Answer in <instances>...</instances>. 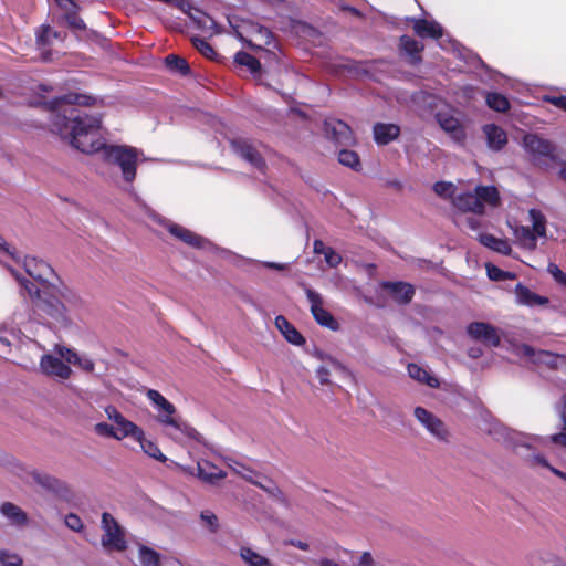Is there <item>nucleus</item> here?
<instances>
[{
  "instance_id": "nucleus-1",
  "label": "nucleus",
  "mask_w": 566,
  "mask_h": 566,
  "mask_svg": "<svg viewBox=\"0 0 566 566\" xmlns=\"http://www.w3.org/2000/svg\"><path fill=\"white\" fill-rule=\"evenodd\" d=\"M92 97L82 94H69L56 103L61 111L52 114V130L83 154H98L102 160L120 170L122 180L132 186L136 178L140 151L132 146L106 144L99 136L102 119L87 114L74 105H90Z\"/></svg>"
},
{
  "instance_id": "nucleus-2",
  "label": "nucleus",
  "mask_w": 566,
  "mask_h": 566,
  "mask_svg": "<svg viewBox=\"0 0 566 566\" xmlns=\"http://www.w3.org/2000/svg\"><path fill=\"white\" fill-rule=\"evenodd\" d=\"M13 261L20 264L21 260L14 247L9 244L0 234V262L3 263L19 282L21 290L27 293L36 306L52 317L61 326L71 323L69 308L82 304L81 297L70 290L61 291L53 284L54 271L50 264L33 256H25L22 266L25 273L33 279L27 280L8 264Z\"/></svg>"
},
{
  "instance_id": "nucleus-3",
  "label": "nucleus",
  "mask_w": 566,
  "mask_h": 566,
  "mask_svg": "<svg viewBox=\"0 0 566 566\" xmlns=\"http://www.w3.org/2000/svg\"><path fill=\"white\" fill-rule=\"evenodd\" d=\"M146 396L156 408L157 420L165 427L166 434L179 443L200 441L199 432L177 415L175 406L159 391L149 389Z\"/></svg>"
},
{
  "instance_id": "nucleus-4",
  "label": "nucleus",
  "mask_w": 566,
  "mask_h": 566,
  "mask_svg": "<svg viewBox=\"0 0 566 566\" xmlns=\"http://www.w3.org/2000/svg\"><path fill=\"white\" fill-rule=\"evenodd\" d=\"M501 430L505 442L516 451L518 448H525L527 451H533L538 447H545L548 442L566 448V432L555 433L549 437H542L517 432L507 428H503Z\"/></svg>"
},
{
  "instance_id": "nucleus-5",
  "label": "nucleus",
  "mask_w": 566,
  "mask_h": 566,
  "mask_svg": "<svg viewBox=\"0 0 566 566\" xmlns=\"http://www.w3.org/2000/svg\"><path fill=\"white\" fill-rule=\"evenodd\" d=\"M530 220L532 222V229L526 226L512 227L513 233L517 242L526 249H535L537 244V238L546 237V220L543 213L536 209L528 211Z\"/></svg>"
},
{
  "instance_id": "nucleus-6",
  "label": "nucleus",
  "mask_w": 566,
  "mask_h": 566,
  "mask_svg": "<svg viewBox=\"0 0 566 566\" xmlns=\"http://www.w3.org/2000/svg\"><path fill=\"white\" fill-rule=\"evenodd\" d=\"M102 545L107 551L123 552L127 547L125 532L118 522L107 512L102 514Z\"/></svg>"
},
{
  "instance_id": "nucleus-7",
  "label": "nucleus",
  "mask_w": 566,
  "mask_h": 566,
  "mask_svg": "<svg viewBox=\"0 0 566 566\" xmlns=\"http://www.w3.org/2000/svg\"><path fill=\"white\" fill-rule=\"evenodd\" d=\"M158 222L161 223L174 238L191 248L199 250H211L213 247L208 239L180 224L163 219L160 217L158 218Z\"/></svg>"
},
{
  "instance_id": "nucleus-8",
  "label": "nucleus",
  "mask_w": 566,
  "mask_h": 566,
  "mask_svg": "<svg viewBox=\"0 0 566 566\" xmlns=\"http://www.w3.org/2000/svg\"><path fill=\"white\" fill-rule=\"evenodd\" d=\"M523 146L534 163H542L545 159H556V147L547 139L536 134H527L523 138Z\"/></svg>"
},
{
  "instance_id": "nucleus-9",
  "label": "nucleus",
  "mask_w": 566,
  "mask_h": 566,
  "mask_svg": "<svg viewBox=\"0 0 566 566\" xmlns=\"http://www.w3.org/2000/svg\"><path fill=\"white\" fill-rule=\"evenodd\" d=\"M304 291L310 303L311 313L316 323L331 331H337L339 325L333 315L324 308L323 296L308 286H304Z\"/></svg>"
},
{
  "instance_id": "nucleus-10",
  "label": "nucleus",
  "mask_w": 566,
  "mask_h": 566,
  "mask_svg": "<svg viewBox=\"0 0 566 566\" xmlns=\"http://www.w3.org/2000/svg\"><path fill=\"white\" fill-rule=\"evenodd\" d=\"M413 416L428 433L438 441H448L449 431L444 422L423 407H416Z\"/></svg>"
},
{
  "instance_id": "nucleus-11",
  "label": "nucleus",
  "mask_w": 566,
  "mask_h": 566,
  "mask_svg": "<svg viewBox=\"0 0 566 566\" xmlns=\"http://www.w3.org/2000/svg\"><path fill=\"white\" fill-rule=\"evenodd\" d=\"M61 356L53 354H44L40 359V371L49 377L59 380H66L72 375V369Z\"/></svg>"
},
{
  "instance_id": "nucleus-12",
  "label": "nucleus",
  "mask_w": 566,
  "mask_h": 566,
  "mask_svg": "<svg viewBox=\"0 0 566 566\" xmlns=\"http://www.w3.org/2000/svg\"><path fill=\"white\" fill-rule=\"evenodd\" d=\"M467 333L472 339L488 346L497 347L500 345V335L496 328L488 323L473 322L468 325Z\"/></svg>"
},
{
  "instance_id": "nucleus-13",
  "label": "nucleus",
  "mask_w": 566,
  "mask_h": 566,
  "mask_svg": "<svg viewBox=\"0 0 566 566\" xmlns=\"http://www.w3.org/2000/svg\"><path fill=\"white\" fill-rule=\"evenodd\" d=\"M231 147L237 155L248 161L252 167L263 171L265 163L260 153L251 143L245 139L238 138L231 140Z\"/></svg>"
},
{
  "instance_id": "nucleus-14",
  "label": "nucleus",
  "mask_w": 566,
  "mask_h": 566,
  "mask_svg": "<svg viewBox=\"0 0 566 566\" xmlns=\"http://www.w3.org/2000/svg\"><path fill=\"white\" fill-rule=\"evenodd\" d=\"M325 134L338 145L349 146L354 143L350 127L338 119H328L325 122Z\"/></svg>"
},
{
  "instance_id": "nucleus-15",
  "label": "nucleus",
  "mask_w": 566,
  "mask_h": 566,
  "mask_svg": "<svg viewBox=\"0 0 566 566\" xmlns=\"http://www.w3.org/2000/svg\"><path fill=\"white\" fill-rule=\"evenodd\" d=\"M54 353L61 356L70 365L77 366L86 373L94 371L95 364L87 355H81L71 348L61 345H56L54 347Z\"/></svg>"
},
{
  "instance_id": "nucleus-16",
  "label": "nucleus",
  "mask_w": 566,
  "mask_h": 566,
  "mask_svg": "<svg viewBox=\"0 0 566 566\" xmlns=\"http://www.w3.org/2000/svg\"><path fill=\"white\" fill-rule=\"evenodd\" d=\"M228 467L234 472L237 473L238 475L242 476L243 479H245L247 481L253 483V484H256L259 485L260 488H262L263 490H265L266 492H269L271 495L273 496H279L281 495V491L279 490V488L271 481H265L266 484L262 483L261 481H258L255 480L254 478L256 476L255 472L252 471L251 469L247 468L245 465H243L242 463H239L234 460H229L228 461Z\"/></svg>"
},
{
  "instance_id": "nucleus-17",
  "label": "nucleus",
  "mask_w": 566,
  "mask_h": 566,
  "mask_svg": "<svg viewBox=\"0 0 566 566\" xmlns=\"http://www.w3.org/2000/svg\"><path fill=\"white\" fill-rule=\"evenodd\" d=\"M181 9H182V11H185L188 14V17L191 19V21L195 24H197V27L199 29H201L202 31L210 32L211 34H216V33L220 32L216 21L210 15H208L207 13L201 11L200 9L195 8L188 3L187 4L182 3Z\"/></svg>"
},
{
  "instance_id": "nucleus-18",
  "label": "nucleus",
  "mask_w": 566,
  "mask_h": 566,
  "mask_svg": "<svg viewBox=\"0 0 566 566\" xmlns=\"http://www.w3.org/2000/svg\"><path fill=\"white\" fill-rule=\"evenodd\" d=\"M437 120L440 127L451 136L452 139L461 142L465 137V132L457 117L448 112H440L437 114Z\"/></svg>"
},
{
  "instance_id": "nucleus-19",
  "label": "nucleus",
  "mask_w": 566,
  "mask_h": 566,
  "mask_svg": "<svg viewBox=\"0 0 566 566\" xmlns=\"http://www.w3.org/2000/svg\"><path fill=\"white\" fill-rule=\"evenodd\" d=\"M196 475L205 483L216 484L224 479L227 473L208 460H199L197 462Z\"/></svg>"
},
{
  "instance_id": "nucleus-20",
  "label": "nucleus",
  "mask_w": 566,
  "mask_h": 566,
  "mask_svg": "<svg viewBox=\"0 0 566 566\" xmlns=\"http://www.w3.org/2000/svg\"><path fill=\"white\" fill-rule=\"evenodd\" d=\"M452 202L453 206L461 211H470L478 214L483 213V203L479 201L476 188L473 192H463L457 195Z\"/></svg>"
},
{
  "instance_id": "nucleus-21",
  "label": "nucleus",
  "mask_w": 566,
  "mask_h": 566,
  "mask_svg": "<svg viewBox=\"0 0 566 566\" xmlns=\"http://www.w3.org/2000/svg\"><path fill=\"white\" fill-rule=\"evenodd\" d=\"M483 133L486 138L488 147L492 150H501L507 143V135L503 128L495 124L483 126Z\"/></svg>"
},
{
  "instance_id": "nucleus-22",
  "label": "nucleus",
  "mask_w": 566,
  "mask_h": 566,
  "mask_svg": "<svg viewBox=\"0 0 566 566\" xmlns=\"http://www.w3.org/2000/svg\"><path fill=\"white\" fill-rule=\"evenodd\" d=\"M384 289L399 303H409L415 294L413 287L403 282H385Z\"/></svg>"
},
{
  "instance_id": "nucleus-23",
  "label": "nucleus",
  "mask_w": 566,
  "mask_h": 566,
  "mask_svg": "<svg viewBox=\"0 0 566 566\" xmlns=\"http://www.w3.org/2000/svg\"><path fill=\"white\" fill-rule=\"evenodd\" d=\"M413 30L421 38L439 39L443 34L442 27L433 20L415 19Z\"/></svg>"
},
{
  "instance_id": "nucleus-24",
  "label": "nucleus",
  "mask_w": 566,
  "mask_h": 566,
  "mask_svg": "<svg viewBox=\"0 0 566 566\" xmlns=\"http://www.w3.org/2000/svg\"><path fill=\"white\" fill-rule=\"evenodd\" d=\"M275 326L289 343L296 346L305 343L302 334L284 316L279 315L275 318Z\"/></svg>"
},
{
  "instance_id": "nucleus-25",
  "label": "nucleus",
  "mask_w": 566,
  "mask_h": 566,
  "mask_svg": "<svg viewBox=\"0 0 566 566\" xmlns=\"http://www.w3.org/2000/svg\"><path fill=\"white\" fill-rule=\"evenodd\" d=\"M400 134L399 126L395 124L377 123L374 126V138L379 145H387L398 138Z\"/></svg>"
},
{
  "instance_id": "nucleus-26",
  "label": "nucleus",
  "mask_w": 566,
  "mask_h": 566,
  "mask_svg": "<svg viewBox=\"0 0 566 566\" xmlns=\"http://www.w3.org/2000/svg\"><path fill=\"white\" fill-rule=\"evenodd\" d=\"M517 354L534 364L553 365L555 361V357L552 353L546 350H535L528 345H522L518 347Z\"/></svg>"
},
{
  "instance_id": "nucleus-27",
  "label": "nucleus",
  "mask_w": 566,
  "mask_h": 566,
  "mask_svg": "<svg viewBox=\"0 0 566 566\" xmlns=\"http://www.w3.org/2000/svg\"><path fill=\"white\" fill-rule=\"evenodd\" d=\"M515 295L517 303L521 305L542 306L548 303V298L532 292L530 289L522 285L521 283H518L515 287Z\"/></svg>"
},
{
  "instance_id": "nucleus-28",
  "label": "nucleus",
  "mask_w": 566,
  "mask_h": 566,
  "mask_svg": "<svg viewBox=\"0 0 566 566\" xmlns=\"http://www.w3.org/2000/svg\"><path fill=\"white\" fill-rule=\"evenodd\" d=\"M115 433L117 436V440H123L124 438L130 437L135 439H142L143 429L139 428L134 422L126 419L124 416L115 423Z\"/></svg>"
},
{
  "instance_id": "nucleus-29",
  "label": "nucleus",
  "mask_w": 566,
  "mask_h": 566,
  "mask_svg": "<svg viewBox=\"0 0 566 566\" xmlns=\"http://www.w3.org/2000/svg\"><path fill=\"white\" fill-rule=\"evenodd\" d=\"M400 48L408 55L409 63L415 65L421 61L420 52L423 50V44L408 35H402L400 39Z\"/></svg>"
},
{
  "instance_id": "nucleus-30",
  "label": "nucleus",
  "mask_w": 566,
  "mask_h": 566,
  "mask_svg": "<svg viewBox=\"0 0 566 566\" xmlns=\"http://www.w3.org/2000/svg\"><path fill=\"white\" fill-rule=\"evenodd\" d=\"M407 369L409 376L412 379L426 384L431 388H438L440 386V381L438 380V378L430 375V373L427 369L422 368L421 366L417 364H409Z\"/></svg>"
},
{
  "instance_id": "nucleus-31",
  "label": "nucleus",
  "mask_w": 566,
  "mask_h": 566,
  "mask_svg": "<svg viewBox=\"0 0 566 566\" xmlns=\"http://www.w3.org/2000/svg\"><path fill=\"white\" fill-rule=\"evenodd\" d=\"M479 241L486 248L499 252L501 254L507 255L511 252V245L507 240L502 238H496L493 234L483 233L480 234Z\"/></svg>"
},
{
  "instance_id": "nucleus-32",
  "label": "nucleus",
  "mask_w": 566,
  "mask_h": 566,
  "mask_svg": "<svg viewBox=\"0 0 566 566\" xmlns=\"http://www.w3.org/2000/svg\"><path fill=\"white\" fill-rule=\"evenodd\" d=\"M240 557L248 566H274L268 557L259 554L249 546H242L240 548Z\"/></svg>"
},
{
  "instance_id": "nucleus-33",
  "label": "nucleus",
  "mask_w": 566,
  "mask_h": 566,
  "mask_svg": "<svg viewBox=\"0 0 566 566\" xmlns=\"http://www.w3.org/2000/svg\"><path fill=\"white\" fill-rule=\"evenodd\" d=\"M1 513L12 525L21 526L27 523L25 513L12 503H3L1 505Z\"/></svg>"
},
{
  "instance_id": "nucleus-34",
  "label": "nucleus",
  "mask_w": 566,
  "mask_h": 566,
  "mask_svg": "<svg viewBox=\"0 0 566 566\" xmlns=\"http://www.w3.org/2000/svg\"><path fill=\"white\" fill-rule=\"evenodd\" d=\"M63 36L59 31L53 30L49 25H43L36 33V44L40 50L44 51L46 46H50L54 41H62Z\"/></svg>"
},
{
  "instance_id": "nucleus-35",
  "label": "nucleus",
  "mask_w": 566,
  "mask_h": 566,
  "mask_svg": "<svg viewBox=\"0 0 566 566\" xmlns=\"http://www.w3.org/2000/svg\"><path fill=\"white\" fill-rule=\"evenodd\" d=\"M479 201L491 207H496L500 203V195L494 186H478L476 187Z\"/></svg>"
},
{
  "instance_id": "nucleus-36",
  "label": "nucleus",
  "mask_w": 566,
  "mask_h": 566,
  "mask_svg": "<svg viewBox=\"0 0 566 566\" xmlns=\"http://www.w3.org/2000/svg\"><path fill=\"white\" fill-rule=\"evenodd\" d=\"M503 428H504V427H499V428L496 429V433H499V434H500V437H501L502 439H504L503 433H502V430H501V429H503ZM503 442H504L509 448L513 449V451H514L515 453H517V454H518V455H521V457H524L525 461H526L527 463H530L531 465H535V464H537V465H541V467H544V468H548V469L552 467V465L548 463V461L546 460V458H545L544 455H542L541 453L523 454V453H522V450H526L525 448H518V449H517V451H516L513 447L509 446V444L505 442V440H503Z\"/></svg>"
},
{
  "instance_id": "nucleus-37",
  "label": "nucleus",
  "mask_w": 566,
  "mask_h": 566,
  "mask_svg": "<svg viewBox=\"0 0 566 566\" xmlns=\"http://www.w3.org/2000/svg\"><path fill=\"white\" fill-rule=\"evenodd\" d=\"M235 63L245 66L254 76H259L261 72V63L253 55L247 52H238L234 56Z\"/></svg>"
},
{
  "instance_id": "nucleus-38",
  "label": "nucleus",
  "mask_w": 566,
  "mask_h": 566,
  "mask_svg": "<svg viewBox=\"0 0 566 566\" xmlns=\"http://www.w3.org/2000/svg\"><path fill=\"white\" fill-rule=\"evenodd\" d=\"M531 566H559L557 557L549 552L538 551L530 556Z\"/></svg>"
},
{
  "instance_id": "nucleus-39",
  "label": "nucleus",
  "mask_w": 566,
  "mask_h": 566,
  "mask_svg": "<svg viewBox=\"0 0 566 566\" xmlns=\"http://www.w3.org/2000/svg\"><path fill=\"white\" fill-rule=\"evenodd\" d=\"M343 369L344 367L339 361L333 358H328L325 365H322L316 369V377L318 378L322 385H327L329 384L331 371H337Z\"/></svg>"
},
{
  "instance_id": "nucleus-40",
  "label": "nucleus",
  "mask_w": 566,
  "mask_h": 566,
  "mask_svg": "<svg viewBox=\"0 0 566 566\" xmlns=\"http://www.w3.org/2000/svg\"><path fill=\"white\" fill-rule=\"evenodd\" d=\"M485 102L486 105L495 112L504 113L510 108V102L506 96L496 92L488 93Z\"/></svg>"
},
{
  "instance_id": "nucleus-41",
  "label": "nucleus",
  "mask_w": 566,
  "mask_h": 566,
  "mask_svg": "<svg viewBox=\"0 0 566 566\" xmlns=\"http://www.w3.org/2000/svg\"><path fill=\"white\" fill-rule=\"evenodd\" d=\"M137 442H139L143 451L148 454L150 458H154L160 462H165L167 460L166 455L160 451L158 446L150 441L145 439V433L143 432L142 439H135Z\"/></svg>"
},
{
  "instance_id": "nucleus-42",
  "label": "nucleus",
  "mask_w": 566,
  "mask_h": 566,
  "mask_svg": "<svg viewBox=\"0 0 566 566\" xmlns=\"http://www.w3.org/2000/svg\"><path fill=\"white\" fill-rule=\"evenodd\" d=\"M17 338V332L13 327L8 328L7 324L0 325V352L7 353L10 350L12 339Z\"/></svg>"
},
{
  "instance_id": "nucleus-43",
  "label": "nucleus",
  "mask_w": 566,
  "mask_h": 566,
  "mask_svg": "<svg viewBox=\"0 0 566 566\" xmlns=\"http://www.w3.org/2000/svg\"><path fill=\"white\" fill-rule=\"evenodd\" d=\"M139 560L143 566H159V554L145 545H140Z\"/></svg>"
},
{
  "instance_id": "nucleus-44",
  "label": "nucleus",
  "mask_w": 566,
  "mask_h": 566,
  "mask_svg": "<svg viewBox=\"0 0 566 566\" xmlns=\"http://www.w3.org/2000/svg\"><path fill=\"white\" fill-rule=\"evenodd\" d=\"M338 161L346 167H349L354 170H358L360 167V161L358 155L348 149H342L338 153Z\"/></svg>"
},
{
  "instance_id": "nucleus-45",
  "label": "nucleus",
  "mask_w": 566,
  "mask_h": 566,
  "mask_svg": "<svg viewBox=\"0 0 566 566\" xmlns=\"http://www.w3.org/2000/svg\"><path fill=\"white\" fill-rule=\"evenodd\" d=\"M166 65L170 71L186 75L189 73V65L185 59L170 54L166 57Z\"/></svg>"
},
{
  "instance_id": "nucleus-46",
  "label": "nucleus",
  "mask_w": 566,
  "mask_h": 566,
  "mask_svg": "<svg viewBox=\"0 0 566 566\" xmlns=\"http://www.w3.org/2000/svg\"><path fill=\"white\" fill-rule=\"evenodd\" d=\"M251 31L261 43L265 45H270L272 43L273 34L268 28L260 24H251Z\"/></svg>"
},
{
  "instance_id": "nucleus-47",
  "label": "nucleus",
  "mask_w": 566,
  "mask_h": 566,
  "mask_svg": "<svg viewBox=\"0 0 566 566\" xmlns=\"http://www.w3.org/2000/svg\"><path fill=\"white\" fill-rule=\"evenodd\" d=\"M433 191L444 199L454 198L455 186L452 182L438 181L433 185Z\"/></svg>"
},
{
  "instance_id": "nucleus-48",
  "label": "nucleus",
  "mask_w": 566,
  "mask_h": 566,
  "mask_svg": "<svg viewBox=\"0 0 566 566\" xmlns=\"http://www.w3.org/2000/svg\"><path fill=\"white\" fill-rule=\"evenodd\" d=\"M0 564L2 566H22V558L8 549H0Z\"/></svg>"
},
{
  "instance_id": "nucleus-49",
  "label": "nucleus",
  "mask_w": 566,
  "mask_h": 566,
  "mask_svg": "<svg viewBox=\"0 0 566 566\" xmlns=\"http://www.w3.org/2000/svg\"><path fill=\"white\" fill-rule=\"evenodd\" d=\"M200 520L203 525L208 527V530L212 533H216L219 528L218 517L217 515L210 511L205 510L200 513Z\"/></svg>"
},
{
  "instance_id": "nucleus-50",
  "label": "nucleus",
  "mask_w": 566,
  "mask_h": 566,
  "mask_svg": "<svg viewBox=\"0 0 566 566\" xmlns=\"http://www.w3.org/2000/svg\"><path fill=\"white\" fill-rule=\"evenodd\" d=\"M65 22L67 23L69 28H71L74 31H84L86 30V24L83 21V19L78 15V12H71L67 15H63Z\"/></svg>"
},
{
  "instance_id": "nucleus-51",
  "label": "nucleus",
  "mask_w": 566,
  "mask_h": 566,
  "mask_svg": "<svg viewBox=\"0 0 566 566\" xmlns=\"http://www.w3.org/2000/svg\"><path fill=\"white\" fill-rule=\"evenodd\" d=\"M486 272H488V276L492 281H503L506 279L514 277V274H512L510 272H504L501 269H499L497 266L492 265V264H486Z\"/></svg>"
},
{
  "instance_id": "nucleus-52",
  "label": "nucleus",
  "mask_w": 566,
  "mask_h": 566,
  "mask_svg": "<svg viewBox=\"0 0 566 566\" xmlns=\"http://www.w3.org/2000/svg\"><path fill=\"white\" fill-rule=\"evenodd\" d=\"M192 43L195 48L205 56L209 59H213L216 55L214 50L212 46L203 39L200 38H193Z\"/></svg>"
},
{
  "instance_id": "nucleus-53",
  "label": "nucleus",
  "mask_w": 566,
  "mask_h": 566,
  "mask_svg": "<svg viewBox=\"0 0 566 566\" xmlns=\"http://www.w3.org/2000/svg\"><path fill=\"white\" fill-rule=\"evenodd\" d=\"M94 432L104 438H113L117 440V436L115 433V427L112 424H108L106 422H98L94 426Z\"/></svg>"
},
{
  "instance_id": "nucleus-54",
  "label": "nucleus",
  "mask_w": 566,
  "mask_h": 566,
  "mask_svg": "<svg viewBox=\"0 0 566 566\" xmlns=\"http://www.w3.org/2000/svg\"><path fill=\"white\" fill-rule=\"evenodd\" d=\"M35 480L42 486H44L49 490H53V491H56L59 488V484H60L59 480H56L55 478H52L50 475L36 474Z\"/></svg>"
},
{
  "instance_id": "nucleus-55",
  "label": "nucleus",
  "mask_w": 566,
  "mask_h": 566,
  "mask_svg": "<svg viewBox=\"0 0 566 566\" xmlns=\"http://www.w3.org/2000/svg\"><path fill=\"white\" fill-rule=\"evenodd\" d=\"M65 525L74 532H81L84 527L80 516L74 513H70L65 516Z\"/></svg>"
},
{
  "instance_id": "nucleus-56",
  "label": "nucleus",
  "mask_w": 566,
  "mask_h": 566,
  "mask_svg": "<svg viewBox=\"0 0 566 566\" xmlns=\"http://www.w3.org/2000/svg\"><path fill=\"white\" fill-rule=\"evenodd\" d=\"M547 271L557 283L566 286V274L558 268V265L549 263Z\"/></svg>"
},
{
  "instance_id": "nucleus-57",
  "label": "nucleus",
  "mask_w": 566,
  "mask_h": 566,
  "mask_svg": "<svg viewBox=\"0 0 566 566\" xmlns=\"http://www.w3.org/2000/svg\"><path fill=\"white\" fill-rule=\"evenodd\" d=\"M56 4L64 11V15H67L71 12H78L80 7L74 2V0H55Z\"/></svg>"
},
{
  "instance_id": "nucleus-58",
  "label": "nucleus",
  "mask_w": 566,
  "mask_h": 566,
  "mask_svg": "<svg viewBox=\"0 0 566 566\" xmlns=\"http://www.w3.org/2000/svg\"><path fill=\"white\" fill-rule=\"evenodd\" d=\"M545 102L566 112V96L565 95H546L543 98Z\"/></svg>"
},
{
  "instance_id": "nucleus-59",
  "label": "nucleus",
  "mask_w": 566,
  "mask_h": 566,
  "mask_svg": "<svg viewBox=\"0 0 566 566\" xmlns=\"http://www.w3.org/2000/svg\"><path fill=\"white\" fill-rule=\"evenodd\" d=\"M324 259L326 263L332 268L337 266L342 262V256L332 248H329V250L325 253Z\"/></svg>"
},
{
  "instance_id": "nucleus-60",
  "label": "nucleus",
  "mask_w": 566,
  "mask_h": 566,
  "mask_svg": "<svg viewBox=\"0 0 566 566\" xmlns=\"http://www.w3.org/2000/svg\"><path fill=\"white\" fill-rule=\"evenodd\" d=\"M105 413L107 418L114 423H116L123 417V415L114 406H107L105 408Z\"/></svg>"
},
{
  "instance_id": "nucleus-61",
  "label": "nucleus",
  "mask_w": 566,
  "mask_h": 566,
  "mask_svg": "<svg viewBox=\"0 0 566 566\" xmlns=\"http://www.w3.org/2000/svg\"><path fill=\"white\" fill-rule=\"evenodd\" d=\"M262 265L268 269L276 270V271H283L289 268L287 263H277V262H268V261L262 262Z\"/></svg>"
},
{
  "instance_id": "nucleus-62",
  "label": "nucleus",
  "mask_w": 566,
  "mask_h": 566,
  "mask_svg": "<svg viewBox=\"0 0 566 566\" xmlns=\"http://www.w3.org/2000/svg\"><path fill=\"white\" fill-rule=\"evenodd\" d=\"M328 250H329V247H326L325 243L322 242L321 240H315L314 241V252L315 253L325 255V253Z\"/></svg>"
},
{
  "instance_id": "nucleus-63",
  "label": "nucleus",
  "mask_w": 566,
  "mask_h": 566,
  "mask_svg": "<svg viewBox=\"0 0 566 566\" xmlns=\"http://www.w3.org/2000/svg\"><path fill=\"white\" fill-rule=\"evenodd\" d=\"M373 557L370 553L365 552L359 558V566H371Z\"/></svg>"
},
{
  "instance_id": "nucleus-64",
  "label": "nucleus",
  "mask_w": 566,
  "mask_h": 566,
  "mask_svg": "<svg viewBox=\"0 0 566 566\" xmlns=\"http://www.w3.org/2000/svg\"><path fill=\"white\" fill-rule=\"evenodd\" d=\"M319 566H340L339 564H337L336 562L332 560V559H328V558H322L319 560Z\"/></svg>"
}]
</instances>
